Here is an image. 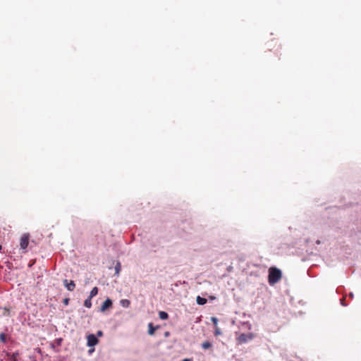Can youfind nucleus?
Returning <instances> with one entry per match:
<instances>
[{
    "instance_id": "f257e3e1",
    "label": "nucleus",
    "mask_w": 361,
    "mask_h": 361,
    "mask_svg": "<svg viewBox=\"0 0 361 361\" xmlns=\"http://www.w3.org/2000/svg\"><path fill=\"white\" fill-rule=\"evenodd\" d=\"M281 278V271L276 268H270L269 270V283L271 285L277 283Z\"/></svg>"
},
{
    "instance_id": "f03ea898",
    "label": "nucleus",
    "mask_w": 361,
    "mask_h": 361,
    "mask_svg": "<svg viewBox=\"0 0 361 361\" xmlns=\"http://www.w3.org/2000/svg\"><path fill=\"white\" fill-rule=\"evenodd\" d=\"M255 334L252 333L241 334L238 336L237 341L239 344L245 343L252 341L255 338Z\"/></svg>"
},
{
    "instance_id": "7ed1b4c3",
    "label": "nucleus",
    "mask_w": 361,
    "mask_h": 361,
    "mask_svg": "<svg viewBox=\"0 0 361 361\" xmlns=\"http://www.w3.org/2000/svg\"><path fill=\"white\" fill-rule=\"evenodd\" d=\"M99 343V340L94 334H89L87 336V345L88 347H94Z\"/></svg>"
},
{
    "instance_id": "20e7f679",
    "label": "nucleus",
    "mask_w": 361,
    "mask_h": 361,
    "mask_svg": "<svg viewBox=\"0 0 361 361\" xmlns=\"http://www.w3.org/2000/svg\"><path fill=\"white\" fill-rule=\"evenodd\" d=\"M29 243V236L26 234H24L20 238V247L23 250L26 249Z\"/></svg>"
},
{
    "instance_id": "39448f33",
    "label": "nucleus",
    "mask_w": 361,
    "mask_h": 361,
    "mask_svg": "<svg viewBox=\"0 0 361 361\" xmlns=\"http://www.w3.org/2000/svg\"><path fill=\"white\" fill-rule=\"evenodd\" d=\"M112 305V301L111 299L107 298L102 305L100 307L101 312H104L106 309L111 307Z\"/></svg>"
},
{
    "instance_id": "423d86ee",
    "label": "nucleus",
    "mask_w": 361,
    "mask_h": 361,
    "mask_svg": "<svg viewBox=\"0 0 361 361\" xmlns=\"http://www.w3.org/2000/svg\"><path fill=\"white\" fill-rule=\"evenodd\" d=\"M63 284L66 286V288L70 291H73L75 287L74 281H71L68 282L67 279H65L63 281Z\"/></svg>"
},
{
    "instance_id": "0eeeda50",
    "label": "nucleus",
    "mask_w": 361,
    "mask_h": 361,
    "mask_svg": "<svg viewBox=\"0 0 361 361\" xmlns=\"http://www.w3.org/2000/svg\"><path fill=\"white\" fill-rule=\"evenodd\" d=\"M120 304L123 307L128 308L130 307V302L127 299H122L120 300Z\"/></svg>"
},
{
    "instance_id": "6e6552de",
    "label": "nucleus",
    "mask_w": 361,
    "mask_h": 361,
    "mask_svg": "<svg viewBox=\"0 0 361 361\" xmlns=\"http://www.w3.org/2000/svg\"><path fill=\"white\" fill-rule=\"evenodd\" d=\"M157 329V327L153 326V324L152 323H149L148 324V334L149 335H153Z\"/></svg>"
},
{
    "instance_id": "1a4fd4ad",
    "label": "nucleus",
    "mask_w": 361,
    "mask_h": 361,
    "mask_svg": "<svg viewBox=\"0 0 361 361\" xmlns=\"http://www.w3.org/2000/svg\"><path fill=\"white\" fill-rule=\"evenodd\" d=\"M196 300L197 303L200 305H204L207 302V299L202 298L200 296H197Z\"/></svg>"
},
{
    "instance_id": "9d476101",
    "label": "nucleus",
    "mask_w": 361,
    "mask_h": 361,
    "mask_svg": "<svg viewBox=\"0 0 361 361\" xmlns=\"http://www.w3.org/2000/svg\"><path fill=\"white\" fill-rule=\"evenodd\" d=\"M98 293V288L97 287H94L92 290L90 291L89 298H92L93 297L96 296Z\"/></svg>"
},
{
    "instance_id": "9b49d317",
    "label": "nucleus",
    "mask_w": 361,
    "mask_h": 361,
    "mask_svg": "<svg viewBox=\"0 0 361 361\" xmlns=\"http://www.w3.org/2000/svg\"><path fill=\"white\" fill-rule=\"evenodd\" d=\"M159 317L161 319H168V314L166 312L161 311L159 312Z\"/></svg>"
},
{
    "instance_id": "f8f14e48",
    "label": "nucleus",
    "mask_w": 361,
    "mask_h": 361,
    "mask_svg": "<svg viewBox=\"0 0 361 361\" xmlns=\"http://www.w3.org/2000/svg\"><path fill=\"white\" fill-rule=\"evenodd\" d=\"M91 299L90 298H87L85 302H84V305L87 307V308H90L92 307V302H91Z\"/></svg>"
},
{
    "instance_id": "ddd939ff",
    "label": "nucleus",
    "mask_w": 361,
    "mask_h": 361,
    "mask_svg": "<svg viewBox=\"0 0 361 361\" xmlns=\"http://www.w3.org/2000/svg\"><path fill=\"white\" fill-rule=\"evenodd\" d=\"M211 346H212L211 343L209 342H208V341H205V342L202 343V347L204 349H208Z\"/></svg>"
},
{
    "instance_id": "4468645a",
    "label": "nucleus",
    "mask_w": 361,
    "mask_h": 361,
    "mask_svg": "<svg viewBox=\"0 0 361 361\" xmlns=\"http://www.w3.org/2000/svg\"><path fill=\"white\" fill-rule=\"evenodd\" d=\"M0 341L2 342V343H5L6 341V334H4V333H1L0 334Z\"/></svg>"
},
{
    "instance_id": "2eb2a0df",
    "label": "nucleus",
    "mask_w": 361,
    "mask_h": 361,
    "mask_svg": "<svg viewBox=\"0 0 361 361\" xmlns=\"http://www.w3.org/2000/svg\"><path fill=\"white\" fill-rule=\"evenodd\" d=\"M211 321L213 322L214 327L218 326V319L216 317H212Z\"/></svg>"
},
{
    "instance_id": "dca6fc26",
    "label": "nucleus",
    "mask_w": 361,
    "mask_h": 361,
    "mask_svg": "<svg viewBox=\"0 0 361 361\" xmlns=\"http://www.w3.org/2000/svg\"><path fill=\"white\" fill-rule=\"evenodd\" d=\"M214 328H215V331H214L215 336H220V335H221L222 333H221L220 329L218 326L214 327Z\"/></svg>"
},
{
    "instance_id": "f3484780",
    "label": "nucleus",
    "mask_w": 361,
    "mask_h": 361,
    "mask_svg": "<svg viewBox=\"0 0 361 361\" xmlns=\"http://www.w3.org/2000/svg\"><path fill=\"white\" fill-rule=\"evenodd\" d=\"M103 335V333L102 331H98L97 333V336H99V337H101Z\"/></svg>"
},
{
    "instance_id": "a211bd4d",
    "label": "nucleus",
    "mask_w": 361,
    "mask_h": 361,
    "mask_svg": "<svg viewBox=\"0 0 361 361\" xmlns=\"http://www.w3.org/2000/svg\"><path fill=\"white\" fill-rule=\"evenodd\" d=\"M91 348L88 350L89 354H92L94 351V347H90Z\"/></svg>"
},
{
    "instance_id": "6ab92c4d",
    "label": "nucleus",
    "mask_w": 361,
    "mask_h": 361,
    "mask_svg": "<svg viewBox=\"0 0 361 361\" xmlns=\"http://www.w3.org/2000/svg\"><path fill=\"white\" fill-rule=\"evenodd\" d=\"M119 269H120V266H119V264H118V265L116 267V274H118V272H119Z\"/></svg>"
},
{
    "instance_id": "aec40b11",
    "label": "nucleus",
    "mask_w": 361,
    "mask_h": 361,
    "mask_svg": "<svg viewBox=\"0 0 361 361\" xmlns=\"http://www.w3.org/2000/svg\"><path fill=\"white\" fill-rule=\"evenodd\" d=\"M64 303H65L66 305H68V299H65V300H64Z\"/></svg>"
},
{
    "instance_id": "412c9836",
    "label": "nucleus",
    "mask_w": 361,
    "mask_h": 361,
    "mask_svg": "<svg viewBox=\"0 0 361 361\" xmlns=\"http://www.w3.org/2000/svg\"><path fill=\"white\" fill-rule=\"evenodd\" d=\"M181 361H191V359L185 358V359H183Z\"/></svg>"
}]
</instances>
